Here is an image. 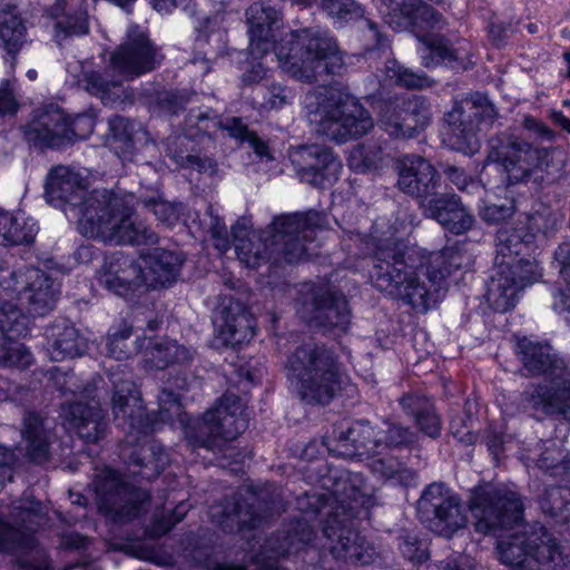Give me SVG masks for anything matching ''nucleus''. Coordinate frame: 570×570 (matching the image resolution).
I'll list each match as a JSON object with an SVG mask.
<instances>
[{
  "instance_id": "nucleus-62",
  "label": "nucleus",
  "mask_w": 570,
  "mask_h": 570,
  "mask_svg": "<svg viewBox=\"0 0 570 570\" xmlns=\"http://www.w3.org/2000/svg\"><path fill=\"white\" fill-rule=\"evenodd\" d=\"M110 130L114 132L115 138H119L125 142H129V134L127 131V120L122 117H115L109 121Z\"/></svg>"
},
{
  "instance_id": "nucleus-16",
  "label": "nucleus",
  "mask_w": 570,
  "mask_h": 570,
  "mask_svg": "<svg viewBox=\"0 0 570 570\" xmlns=\"http://www.w3.org/2000/svg\"><path fill=\"white\" fill-rule=\"evenodd\" d=\"M247 426L245 404L237 395L226 394L197 423L194 434L187 426L185 434L193 446L213 449L216 439L234 440Z\"/></svg>"
},
{
  "instance_id": "nucleus-22",
  "label": "nucleus",
  "mask_w": 570,
  "mask_h": 570,
  "mask_svg": "<svg viewBox=\"0 0 570 570\" xmlns=\"http://www.w3.org/2000/svg\"><path fill=\"white\" fill-rule=\"evenodd\" d=\"M47 508L30 498H23L13 503L11 518L17 524L24 525L26 531L11 525L0 517V552L13 553L19 549L32 546L35 525L45 520Z\"/></svg>"
},
{
  "instance_id": "nucleus-64",
  "label": "nucleus",
  "mask_w": 570,
  "mask_h": 570,
  "mask_svg": "<svg viewBox=\"0 0 570 570\" xmlns=\"http://www.w3.org/2000/svg\"><path fill=\"white\" fill-rule=\"evenodd\" d=\"M446 570H475V566L466 556H460L454 560L446 562Z\"/></svg>"
},
{
  "instance_id": "nucleus-32",
  "label": "nucleus",
  "mask_w": 570,
  "mask_h": 570,
  "mask_svg": "<svg viewBox=\"0 0 570 570\" xmlns=\"http://www.w3.org/2000/svg\"><path fill=\"white\" fill-rule=\"evenodd\" d=\"M140 263L144 269V285L157 287L169 285L176 279L181 259L173 252L156 249L141 257Z\"/></svg>"
},
{
  "instance_id": "nucleus-13",
  "label": "nucleus",
  "mask_w": 570,
  "mask_h": 570,
  "mask_svg": "<svg viewBox=\"0 0 570 570\" xmlns=\"http://www.w3.org/2000/svg\"><path fill=\"white\" fill-rule=\"evenodd\" d=\"M497 551L500 562L511 570H544L561 559L556 540L543 527L501 538Z\"/></svg>"
},
{
  "instance_id": "nucleus-57",
  "label": "nucleus",
  "mask_w": 570,
  "mask_h": 570,
  "mask_svg": "<svg viewBox=\"0 0 570 570\" xmlns=\"http://www.w3.org/2000/svg\"><path fill=\"white\" fill-rule=\"evenodd\" d=\"M448 176L452 184H454L461 190L471 188V191H480L482 189L479 183L470 179L461 169L450 168Z\"/></svg>"
},
{
  "instance_id": "nucleus-55",
  "label": "nucleus",
  "mask_w": 570,
  "mask_h": 570,
  "mask_svg": "<svg viewBox=\"0 0 570 570\" xmlns=\"http://www.w3.org/2000/svg\"><path fill=\"white\" fill-rule=\"evenodd\" d=\"M18 109V104L13 94L11 80H3L0 83V114H13Z\"/></svg>"
},
{
  "instance_id": "nucleus-25",
  "label": "nucleus",
  "mask_w": 570,
  "mask_h": 570,
  "mask_svg": "<svg viewBox=\"0 0 570 570\" xmlns=\"http://www.w3.org/2000/svg\"><path fill=\"white\" fill-rule=\"evenodd\" d=\"M99 282L114 294L128 297L144 285V269L139 259L116 252L105 258Z\"/></svg>"
},
{
  "instance_id": "nucleus-9",
  "label": "nucleus",
  "mask_w": 570,
  "mask_h": 570,
  "mask_svg": "<svg viewBox=\"0 0 570 570\" xmlns=\"http://www.w3.org/2000/svg\"><path fill=\"white\" fill-rule=\"evenodd\" d=\"M497 239V272L489 283L487 298L493 309L504 313L515 306L522 289L538 282L543 273L537 261L518 258L527 248L519 235L500 230Z\"/></svg>"
},
{
  "instance_id": "nucleus-56",
  "label": "nucleus",
  "mask_w": 570,
  "mask_h": 570,
  "mask_svg": "<svg viewBox=\"0 0 570 570\" xmlns=\"http://www.w3.org/2000/svg\"><path fill=\"white\" fill-rule=\"evenodd\" d=\"M523 127L542 140L551 141L554 139L551 129L546 124L531 116L524 117Z\"/></svg>"
},
{
  "instance_id": "nucleus-33",
  "label": "nucleus",
  "mask_w": 570,
  "mask_h": 570,
  "mask_svg": "<svg viewBox=\"0 0 570 570\" xmlns=\"http://www.w3.org/2000/svg\"><path fill=\"white\" fill-rule=\"evenodd\" d=\"M249 46L253 56L265 52L271 47L272 26L276 23L277 11L261 3H253L246 10Z\"/></svg>"
},
{
  "instance_id": "nucleus-34",
  "label": "nucleus",
  "mask_w": 570,
  "mask_h": 570,
  "mask_svg": "<svg viewBox=\"0 0 570 570\" xmlns=\"http://www.w3.org/2000/svg\"><path fill=\"white\" fill-rule=\"evenodd\" d=\"M21 445L30 460L45 462L49 456L50 433L38 414L28 413L23 417Z\"/></svg>"
},
{
  "instance_id": "nucleus-2",
  "label": "nucleus",
  "mask_w": 570,
  "mask_h": 570,
  "mask_svg": "<svg viewBox=\"0 0 570 570\" xmlns=\"http://www.w3.org/2000/svg\"><path fill=\"white\" fill-rule=\"evenodd\" d=\"M375 249V286L392 298L401 299L413 308L426 312L432 292L449 274L452 264L430 272L421 250L410 248L395 238H380Z\"/></svg>"
},
{
  "instance_id": "nucleus-61",
  "label": "nucleus",
  "mask_w": 570,
  "mask_h": 570,
  "mask_svg": "<svg viewBox=\"0 0 570 570\" xmlns=\"http://www.w3.org/2000/svg\"><path fill=\"white\" fill-rule=\"evenodd\" d=\"M225 129L232 137L240 140H247L248 137L253 134L249 132L246 125H244L243 121L237 118L232 119V121L225 126Z\"/></svg>"
},
{
  "instance_id": "nucleus-52",
  "label": "nucleus",
  "mask_w": 570,
  "mask_h": 570,
  "mask_svg": "<svg viewBox=\"0 0 570 570\" xmlns=\"http://www.w3.org/2000/svg\"><path fill=\"white\" fill-rule=\"evenodd\" d=\"M514 213V206L512 202L504 204H484L480 207V216L483 220L490 224H497L511 217Z\"/></svg>"
},
{
  "instance_id": "nucleus-53",
  "label": "nucleus",
  "mask_w": 570,
  "mask_h": 570,
  "mask_svg": "<svg viewBox=\"0 0 570 570\" xmlns=\"http://www.w3.org/2000/svg\"><path fill=\"white\" fill-rule=\"evenodd\" d=\"M313 531L306 522H298L295 531L287 537L288 544H282L278 547V552L284 554L288 553L294 547L295 542L309 543L312 541Z\"/></svg>"
},
{
  "instance_id": "nucleus-17",
  "label": "nucleus",
  "mask_w": 570,
  "mask_h": 570,
  "mask_svg": "<svg viewBox=\"0 0 570 570\" xmlns=\"http://www.w3.org/2000/svg\"><path fill=\"white\" fill-rule=\"evenodd\" d=\"M111 410L115 421L119 425H128L126 443L138 444L157 430L158 421L154 415L145 412L141 404L140 392L137 390L129 375L112 373Z\"/></svg>"
},
{
  "instance_id": "nucleus-12",
  "label": "nucleus",
  "mask_w": 570,
  "mask_h": 570,
  "mask_svg": "<svg viewBox=\"0 0 570 570\" xmlns=\"http://www.w3.org/2000/svg\"><path fill=\"white\" fill-rule=\"evenodd\" d=\"M98 510L114 522H129L146 511L149 494L125 483L120 474L110 469H97L91 483Z\"/></svg>"
},
{
  "instance_id": "nucleus-45",
  "label": "nucleus",
  "mask_w": 570,
  "mask_h": 570,
  "mask_svg": "<svg viewBox=\"0 0 570 570\" xmlns=\"http://www.w3.org/2000/svg\"><path fill=\"white\" fill-rule=\"evenodd\" d=\"M540 469L552 471L562 468L564 471L570 470V460H568V452L557 441H547L543 451L538 460ZM558 472H556L557 474Z\"/></svg>"
},
{
  "instance_id": "nucleus-47",
  "label": "nucleus",
  "mask_w": 570,
  "mask_h": 570,
  "mask_svg": "<svg viewBox=\"0 0 570 570\" xmlns=\"http://www.w3.org/2000/svg\"><path fill=\"white\" fill-rule=\"evenodd\" d=\"M30 351L20 343H11L4 340L0 344V364L24 368L31 364Z\"/></svg>"
},
{
  "instance_id": "nucleus-7",
  "label": "nucleus",
  "mask_w": 570,
  "mask_h": 570,
  "mask_svg": "<svg viewBox=\"0 0 570 570\" xmlns=\"http://www.w3.org/2000/svg\"><path fill=\"white\" fill-rule=\"evenodd\" d=\"M285 371L297 394L309 403H330L344 379L335 354L313 343L297 347L288 356Z\"/></svg>"
},
{
  "instance_id": "nucleus-20",
  "label": "nucleus",
  "mask_w": 570,
  "mask_h": 570,
  "mask_svg": "<svg viewBox=\"0 0 570 570\" xmlns=\"http://www.w3.org/2000/svg\"><path fill=\"white\" fill-rule=\"evenodd\" d=\"M430 120L431 110L425 99L412 96L385 104L379 116V126L390 137L411 139L424 130Z\"/></svg>"
},
{
  "instance_id": "nucleus-38",
  "label": "nucleus",
  "mask_w": 570,
  "mask_h": 570,
  "mask_svg": "<svg viewBox=\"0 0 570 570\" xmlns=\"http://www.w3.org/2000/svg\"><path fill=\"white\" fill-rule=\"evenodd\" d=\"M65 9V0H57L55 6L50 9V16L56 20L55 39L59 45L69 37L83 36L89 31L86 12L78 11L71 14L66 13Z\"/></svg>"
},
{
  "instance_id": "nucleus-39",
  "label": "nucleus",
  "mask_w": 570,
  "mask_h": 570,
  "mask_svg": "<svg viewBox=\"0 0 570 570\" xmlns=\"http://www.w3.org/2000/svg\"><path fill=\"white\" fill-rule=\"evenodd\" d=\"M335 558L351 560L361 564L372 561V549L365 546L360 534L347 528H341L337 533V541L331 547Z\"/></svg>"
},
{
  "instance_id": "nucleus-60",
  "label": "nucleus",
  "mask_w": 570,
  "mask_h": 570,
  "mask_svg": "<svg viewBox=\"0 0 570 570\" xmlns=\"http://www.w3.org/2000/svg\"><path fill=\"white\" fill-rule=\"evenodd\" d=\"M214 246L219 253H226L229 249V240L227 237L226 227L218 224L212 230Z\"/></svg>"
},
{
  "instance_id": "nucleus-19",
  "label": "nucleus",
  "mask_w": 570,
  "mask_h": 570,
  "mask_svg": "<svg viewBox=\"0 0 570 570\" xmlns=\"http://www.w3.org/2000/svg\"><path fill=\"white\" fill-rule=\"evenodd\" d=\"M94 130V119L79 115L72 119L50 106L28 126L27 137L40 147H59L73 138H85Z\"/></svg>"
},
{
  "instance_id": "nucleus-36",
  "label": "nucleus",
  "mask_w": 570,
  "mask_h": 570,
  "mask_svg": "<svg viewBox=\"0 0 570 570\" xmlns=\"http://www.w3.org/2000/svg\"><path fill=\"white\" fill-rule=\"evenodd\" d=\"M37 232L36 222L21 212L0 214V244L4 246L30 244Z\"/></svg>"
},
{
  "instance_id": "nucleus-1",
  "label": "nucleus",
  "mask_w": 570,
  "mask_h": 570,
  "mask_svg": "<svg viewBox=\"0 0 570 570\" xmlns=\"http://www.w3.org/2000/svg\"><path fill=\"white\" fill-rule=\"evenodd\" d=\"M88 178L67 166L52 168L47 177L46 194L50 202L61 200L78 207L77 228L88 238L115 244H156L157 235L134 219L132 197L108 189L87 194Z\"/></svg>"
},
{
  "instance_id": "nucleus-24",
  "label": "nucleus",
  "mask_w": 570,
  "mask_h": 570,
  "mask_svg": "<svg viewBox=\"0 0 570 570\" xmlns=\"http://www.w3.org/2000/svg\"><path fill=\"white\" fill-rule=\"evenodd\" d=\"M311 307L299 311L302 317L316 326L327 330L346 331L350 324V308L344 296L308 285Z\"/></svg>"
},
{
  "instance_id": "nucleus-10",
  "label": "nucleus",
  "mask_w": 570,
  "mask_h": 570,
  "mask_svg": "<svg viewBox=\"0 0 570 570\" xmlns=\"http://www.w3.org/2000/svg\"><path fill=\"white\" fill-rule=\"evenodd\" d=\"M304 104L315 130L331 140L344 142L373 127L368 111L350 95L322 89L307 94Z\"/></svg>"
},
{
  "instance_id": "nucleus-31",
  "label": "nucleus",
  "mask_w": 570,
  "mask_h": 570,
  "mask_svg": "<svg viewBox=\"0 0 570 570\" xmlns=\"http://www.w3.org/2000/svg\"><path fill=\"white\" fill-rule=\"evenodd\" d=\"M47 350L52 361H63L82 355L87 340L66 320L53 323L46 332Z\"/></svg>"
},
{
  "instance_id": "nucleus-44",
  "label": "nucleus",
  "mask_w": 570,
  "mask_h": 570,
  "mask_svg": "<svg viewBox=\"0 0 570 570\" xmlns=\"http://www.w3.org/2000/svg\"><path fill=\"white\" fill-rule=\"evenodd\" d=\"M188 509L189 505L184 502H179L168 514L156 513L153 518L151 524L146 529L145 535L148 538H159L166 534L185 518Z\"/></svg>"
},
{
  "instance_id": "nucleus-49",
  "label": "nucleus",
  "mask_w": 570,
  "mask_h": 570,
  "mask_svg": "<svg viewBox=\"0 0 570 570\" xmlns=\"http://www.w3.org/2000/svg\"><path fill=\"white\" fill-rule=\"evenodd\" d=\"M425 45L422 52V60L425 67H431L441 60L455 59V56L443 40H431L419 37Z\"/></svg>"
},
{
  "instance_id": "nucleus-46",
  "label": "nucleus",
  "mask_w": 570,
  "mask_h": 570,
  "mask_svg": "<svg viewBox=\"0 0 570 570\" xmlns=\"http://www.w3.org/2000/svg\"><path fill=\"white\" fill-rule=\"evenodd\" d=\"M386 78L405 88H423L429 85L425 76L414 73L401 66L396 60H389L385 65Z\"/></svg>"
},
{
  "instance_id": "nucleus-37",
  "label": "nucleus",
  "mask_w": 570,
  "mask_h": 570,
  "mask_svg": "<svg viewBox=\"0 0 570 570\" xmlns=\"http://www.w3.org/2000/svg\"><path fill=\"white\" fill-rule=\"evenodd\" d=\"M26 28L21 19L6 3L0 11V47L11 57L10 68L16 67V56L26 45Z\"/></svg>"
},
{
  "instance_id": "nucleus-43",
  "label": "nucleus",
  "mask_w": 570,
  "mask_h": 570,
  "mask_svg": "<svg viewBox=\"0 0 570 570\" xmlns=\"http://www.w3.org/2000/svg\"><path fill=\"white\" fill-rule=\"evenodd\" d=\"M131 336V326L120 322L110 327L107 335V350L110 356L116 360H126L136 352V347L128 341Z\"/></svg>"
},
{
  "instance_id": "nucleus-63",
  "label": "nucleus",
  "mask_w": 570,
  "mask_h": 570,
  "mask_svg": "<svg viewBox=\"0 0 570 570\" xmlns=\"http://www.w3.org/2000/svg\"><path fill=\"white\" fill-rule=\"evenodd\" d=\"M403 554L413 562H422L425 559L423 550L414 549V543L405 540L402 544Z\"/></svg>"
},
{
  "instance_id": "nucleus-21",
  "label": "nucleus",
  "mask_w": 570,
  "mask_h": 570,
  "mask_svg": "<svg viewBox=\"0 0 570 570\" xmlns=\"http://www.w3.org/2000/svg\"><path fill=\"white\" fill-rule=\"evenodd\" d=\"M421 504L433 512L430 529L439 535L451 538L468 523L461 500L443 483L429 485L421 498Z\"/></svg>"
},
{
  "instance_id": "nucleus-6",
  "label": "nucleus",
  "mask_w": 570,
  "mask_h": 570,
  "mask_svg": "<svg viewBox=\"0 0 570 570\" xmlns=\"http://www.w3.org/2000/svg\"><path fill=\"white\" fill-rule=\"evenodd\" d=\"M274 51L279 67L304 82L315 81L323 72L340 73L345 65L336 40L321 31H292L274 46Z\"/></svg>"
},
{
  "instance_id": "nucleus-41",
  "label": "nucleus",
  "mask_w": 570,
  "mask_h": 570,
  "mask_svg": "<svg viewBox=\"0 0 570 570\" xmlns=\"http://www.w3.org/2000/svg\"><path fill=\"white\" fill-rule=\"evenodd\" d=\"M389 155L376 142L361 144L354 147L348 156V166L355 171L375 170L383 167Z\"/></svg>"
},
{
  "instance_id": "nucleus-5",
  "label": "nucleus",
  "mask_w": 570,
  "mask_h": 570,
  "mask_svg": "<svg viewBox=\"0 0 570 570\" xmlns=\"http://www.w3.org/2000/svg\"><path fill=\"white\" fill-rule=\"evenodd\" d=\"M415 440L414 432L396 423L385 422L382 426L374 428L366 422H355L340 434L338 446L342 455L370 460L368 466L380 476L401 480L406 470L389 453L407 448Z\"/></svg>"
},
{
  "instance_id": "nucleus-27",
  "label": "nucleus",
  "mask_w": 570,
  "mask_h": 570,
  "mask_svg": "<svg viewBox=\"0 0 570 570\" xmlns=\"http://www.w3.org/2000/svg\"><path fill=\"white\" fill-rule=\"evenodd\" d=\"M384 19L396 31L417 32L442 24V16L422 0H391Z\"/></svg>"
},
{
  "instance_id": "nucleus-58",
  "label": "nucleus",
  "mask_w": 570,
  "mask_h": 570,
  "mask_svg": "<svg viewBox=\"0 0 570 570\" xmlns=\"http://www.w3.org/2000/svg\"><path fill=\"white\" fill-rule=\"evenodd\" d=\"M289 96L285 88L281 86H273L269 89V96L265 101V106L271 109L282 108L288 102Z\"/></svg>"
},
{
  "instance_id": "nucleus-4",
  "label": "nucleus",
  "mask_w": 570,
  "mask_h": 570,
  "mask_svg": "<svg viewBox=\"0 0 570 570\" xmlns=\"http://www.w3.org/2000/svg\"><path fill=\"white\" fill-rule=\"evenodd\" d=\"M58 284L38 268L14 272L0 264V330L21 336L28 333V317L42 316L55 306Z\"/></svg>"
},
{
  "instance_id": "nucleus-30",
  "label": "nucleus",
  "mask_w": 570,
  "mask_h": 570,
  "mask_svg": "<svg viewBox=\"0 0 570 570\" xmlns=\"http://www.w3.org/2000/svg\"><path fill=\"white\" fill-rule=\"evenodd\" d=\"M62 414L66 428L75 431L86 442H97L106 429L105 416L95 400L86 404L77 402L65 406Z\"/></svg>"
},
{
  "instance_id": "nucleus-35",
  "label": "nucleus",
  "mask_w": 570,
  "mask_h": 570,
  "mask_svg": "<svg viewBox=\"0 0 570 570\" xmlns=\"http://www.w3.org/2000/svg\"><path fill=\"white\" fill-rule=\"evenodd\" d=\"M403 411L412 416L421 432L430 438H438L441 433V420L434 405L425 396L409 394L401 399Z\"/></svg>"
},
{
  "instance_id": "nucleus-28",
  "label": "nucleus",
  "mask_w": 570,
  "mask_h": 570,
  "mask_svg": "<svg viewBox=\"0 0 570 570\" xmlns=\"http://www.w3.org/2000/svg\"><path fill=\"white\" fill-rule=\"evenodd\" d=\"M420 207L424 216L436 220L456 235L470 230L474 223L473 216L454 194H436L431 199L422 200Z\"/></svg>"
},
{
  "instance_id": "nucleus-14",
  "label": "nucleus",
  "mask_w": 570,
  "mask_h": 570,
  "mask_svg": "<svg viewBox=\"0 0 570 570\" xmlns=\"http://www.w3.org/2000/svg\"><path fill=\"white\" fill-rule=\"evenodd\" d=\"M558 149L533 148L517 138L509 139L501 146H493L488 155V163L497 166L507 185L543 179V169L549 166V157L561 155Z\"/></svg>"
},
{
  "instance_id": "nucleus-15",
  "label": "nucleus",
  "mask_w": 570,
  "mask_h": 570,
  "mask_svg": "<svg viewBox=\"0 0 570 570\" xmlns=\"http://www.w3.org/2000/svg\"><path fill=\"white\" fill-rule=\"evenodd\" d=\"M470 509L476 531L489 533L518 524L522 520L523 503L514 491L488 484L474 489Z\"/></svg>"
},
{
  "instance_id": "nucleus-59",
  "label": "nucleus",
  "mask_w": 570,
  "mask_h": 570,
  "mask_svg": "<svg viewBox=\"0 0 570 570\" xmlns=\"http://www.w3.org/2000/svg\"><path fill=\"white\" fill-rule=\"evenodd\" d=\"M89 541L87 537H83L76 532L66 533L61 538V546L66 549H86Z\"/></svg>"
},
{
  "instance_id": "nucleus-51",
  "label": "nucleus",
  "mask_w": 570,
  "mask_h": 570,
  "mask_svg": "<svg viewBox=\"0 0 570 570\" xmlns=\"http://www.w3.org/2000/svg\"><path fill=\"white\" fill-rule=\"evenodd\" d=\"M321 8L328 16L340 20H347L358 14V7L353 0H321Z\"/></svg>"
},
{
  "instance_id": "nucleus-11",
  "label": "nucleus",
  "mask_w": 570,
  "mask_h": 570,
  "mask_svg": "<svg viewBox=\"0 0 570 570\" xmlns=\"http://www.w3.org/2000/svg\"><path fill=\"white\" fill-rule=\"evenodd\" d=\"M159 62L156 48L146 32L138 26L128 28L125 41L111 56L110 71H94L86 75L85 88L91 95L104 98L114 87H118L122 78L140 76L155 69Z\"/></svg>"
},
{
  "instance_id": "nucleus-54",
  "label": "nucleus",
  "mask_w": 570,
  "mask_h": 570,
  "mask_svg": "<svg viewBox=\"0 0 570 570\" xmlns=\"http://www.w3.org/2000/svg\"><path fill=\"white\" fill-rule=\"evenodd\" d=\"M268 50L269 49H267L265 52H262L261 55H257V56H253L249 52L252 61H250V69H248L243 75V81L245 83H255V82L263 80L266 77L268 69L264 66V63L261 61V59L268 52Z\"/></svg>"
},
{
  "instance_id": "nucleus-50",
  "label": "nucleus",
  "mask_w": 570,
  "mask_h": 570,
  "mask_svg": "<svg viewBox=\"0 0 570 570\" xmlns=\"http://www.w3.org/2000/svg\"><path fill=\"white\" fill-rule=\"evenodd\" d=\"M146 206L150 207L157 219L168 227L175 226L180 219L181 204L175 205L159 199L149 200L146 203Z\"/></svg>"
},
{
  "instance_id": "nucleus-3",
  "label": "nucleus",
  "mask_w": 570,
  "mask_h": 570,
  "mask_svg": "<svg viewBox=\"0 0 570 570\" xmlns=\"http://www.w3.org/2000/svg\"><path fill=\"white\" fill-rule=\"evenodd\" d=\"M325 220L323 214L308 210L278 217L273 223L272 232L258 233L236 224L232 228L236 255L250 268L269 259L299 262L307 252L304 242L313 240L316 229L323 228Z\"/></svg>"
},
{
  "instance_id": "nucleus-42",
  "label": "nucleus",
  "mask_w": 570,
  "mask_h": 570,
  "mask_svg": "<svg viewBox=\"0 0 570 570\" xmlns=\"http://www.w3.org/2000/svg\"><path fill=\"white\" fill-rule=\"evenodd\" d=\"M556 261L560 266V275L567 283V292L554 294L553 308L558 313H566V320L570 325V244H562L556 250Z\"/></svg>"
},
{
  "instance_id": "nucleus-40",
  "label": "nucleus",
  "mask_w": 570,
  "mask_h": 570,
  "mask_svg": "<svg viewBox=\"0 0 570 570\" xmlns=\"http://www.w3.org/2000/svg\"><path fill=\"white\" fill-rule=\"evenodd\" d=\"M194 352L176 341L163 340L146 351L147 363L151 368L163 370L174 363H187L193 360Z\"/></svg>"
},
{
  "instance_id": "nucleus-26",
  "label": "nucleus",
  "mask_w": 570,
  "mask_h": 570,
  "mask_svg": "<svg viewBox=\"0 0 570 570\" xmlns=\"http://www.w3.org/2000/svg\"><path fill=\"white\" fill-rule=\"evenodd\" d=\"M397 187L405 194L416 196L420 203L431 199L439 185L436 169L423 157L405 155L396 163Z\"/></svg>"
},
{
  "instance_id": "nucleus-18",
  "label": "nucleus",
  "mask_w": 570,
  "mask_h": 570,
  "mask_svg": "<svg viewBox=\"0 0 570 570\" xmlns=\"http://www.w3.org/2000/svg\"><path fill=\"white\" fill-rule=\"evenodd\" d=\"M494 116V106L482 94H474L455 102L445 116L450 128L451 148L465 155L475 154L480 149V141L475 135L478 124Z\"/></svg>"
},
{
  "instance_id": "nucleus-23",
  "label": "nucleus",
  "mask_w": 570,
  "mask_h": 570,
  "mask_svg": "<svg viewBox=\"0 0 570 570\" xmlns=\"http://www.w3.org/2000/svg\"><path fill=\"white\" fill-rule=\"evenodd\" d=\"M291 160L299 179L317 187L335 184L342 169L332 150L321 146L299 147L291 153Z\"/></svg>"
},
{
  "instance_id": "nucleus-8",
  "label": "nucleus",
  "mask_w": 570,
  "mask_h": 570,
  "mask_svg": "<svg viewBox=\"0 0 570 570\" xmlns=\"http://www.w3.org/2000/svg\"><path fill=\"white\" fill-rule=\"evenodd\" d=\"M515 352L529 373L549 376L548 384H539L529 394V406L570 420V368L554 357L550 345L527 337L518 338Z\"/></svg>"
},
{
  "instance_id": "nucleus-48",
  "label": "nucleus",
  "mask_w": 570,
  "mask_h": 570,
  "mask_svg": "<svg viewBox=\"0 0 570 570\" xmlns=\"http://www.w3.org/2000/svg\"><path fill=\"white\" fill-rule=\"evenodd\" d=\"M158 415L161 421L173 422L174 420H178L180 423H185L181 404L177 394L163 390L158 396Z\"/></svg>"
},
{
  "instance_id": "nucleus-29",
  "label": "nucleus",
  "mask_w": 570,
  "mask_h": 570,
  "mask_svg": "<svg viewBox=\"0 0 570 570\" xmlns=\"http://www.w3.org/2000/svg\"><path fill=\"white\" fill-rule=\"evenodd\" d=\"M218 336L225 345H239L252 340L254 320L238 301L229 299L219 309Z\"/></svg>"
}]
</instances>
